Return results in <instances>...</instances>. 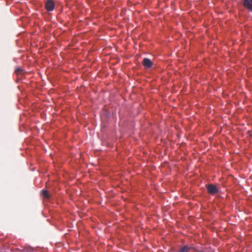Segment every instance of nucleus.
<instances>
[{
  "instance_id": "obj_1",
  "label": "nucleus",
  "mask_w": 252,
  "mask_h": 252,
  "mask_svg": "<svg viewBox=\"0 0 252 252\" xmlns=\"http://www.w3.org/2000/svg\"><path fill=\"white\" fill-rule=\"evenodd\" d=\"M206 189L208 193L211 195H215L219 192V189L217 186L213 184L207 185Z\"/></svg>"
},
{
  "instance_id": "obj_2",
  "label": "nucleus",
  "mask_w": 252,
  "mask_h": 252,
  "mask_svg": "<svg viewBox=\"0 0 252 252\" xmlns=\"http://www.w3.org/2000/svg\"><path fill=\"white\" fill-rule=\"evenodd\" d=\"M55 3L52 0H47L45 3V8L47 11H52L55 8Z\"/></svg>"
},
{
  "instance_id": "obj_3",
  "label": "nucleus",
  "mask_w": 252,
  "mask_h": 252,
  "mask_svg": "<svg viewBox=\"0 0 252 252\" xmlns=\"http://www.w3.org/2000/svg\"><path fill=\"white\" fill-rule=\"evenodd\" d=\"M142 64L147 68H151L153 65V62L148 58H144L142 62Z\"/></svg>"
},
{
  "instance_id": "obj_4",
  "label": "nucleus",
  "mask_w": 252,
  "mask_h": 252,
  "mask_svg": "<svg viewBox=\"0 0 252 252\" xmlns=\"http://www.w3.org/2000/svg\"><path fill=\"white\" fill-rule=\"evenodd\" d=\"M243 5L245 7L252 11V0H244Z\"/></svg>"
},
{
  "instance_id": "obj_5",
  "label": "nucleus",
  "mask_w": 252,
  "mask_h": 252,
  "mask_svg": "<svg viewBox=\"0 0 252 252\" xmlns=\"http://www.w3.org/2000/svg\"><path fill=\"white\" fill-rule=\"evenodd\" d=\"M41 193L42 195L47 199H48L50 198V195L49 194L48 191L46 190H42L41 191Z\"/></svg>"
},
{
  "instance_id": "obj_6",
  "label": "nucleus",
  "mask_w": 252,
  "mask_h": 252,
  "mask_svg": "<svg viewBox=\"0 0 252 252\" xmlns=\"http://www.w3.org/2000/svg\"><path fill=\"white\" fill-rule=\"evenodd\" d=\"M23 71V69L22 68H20V67H18L17 68L16 70H15V72L18 74V73L21 72L22 71Z\"/></svg>"
}]
</instances>
